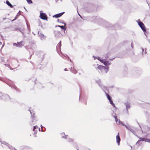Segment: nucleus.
<instances>
[{
  "instance_id": "obj_41",
  "label": "nucleus",
  "mask_w": 150,
  "mask_h": 150,
  "mask_svg": "<svg viewBox=\"0 0 150 150\" xmlns=\"http://www.w3.org/2000/svg\"><path fill=\"white\" fill-rule=\"evenodd\" d=\"M131 46H132V48H133V46H132V43Z\"/></svg>"
},
{
  "instance_id": "obj_21",
  "label": "nucleus",
  "mask_w": 150,
  "mask_h": 150,
  "mask_svg": "<svg viewBox=\"0 0 150 150\" xmlns=\"http://www.w3.org/2000/svg\"><path fill=\"white\" fill-rule=\"evenodd\" d=\"M104 69L103 70V71H104L106 73H107V72L108 71V69H109V67H108L107 68H106L105 67V68H104Z\"/></svg>"
},
{
  "instance_id": "obj_1",
  "label": "nucleus",
  "mask_w": 150,
  "mask_h": 150,
  "mask_svg": "<svg viewBox=\"0 0 150 150\" xmlns=\"http://www.w3.org/2000/svg\"><path fill=\"white\" fill-rule=\"evenodd\" d=\"M23 43L24 41H21L19 42H17V43H14L13 45L14 46H16L19 47H21L24 45Z\"/></svg>"
},
{
  "instance_id": "obj_27",
  "label": "nucleus",
  "mask_w": 150,
  "mask_h": 150,
  "mask_svg": "<svg viewBox=\"0 0 150 150\" xmlns=\"http://www.w3.org/2000/svg\"><path fill=\"white\" fill-rule=\"evenodd\" d=\"M59 27L64 30H66V28L63 26H59Z\"/></svg>"
},
{
  "instance_id": "obj_17",
  "label": "nucleus",
  "mask_w": 150,
  "mask_h": 150,
  "mask_svg": "<svg viewBox=\"0 0 150 150\" xmlns=\"http://www.w3.org/2000/svg\"><path fill=\"white\" fill-rule=\"evenodd\" d=\"M4 98H6V100H8L10 99V98L8 95L6 94L4 95L3 97Z\"/></svg>"
},
{
  "instance_id": "obj_22",
  "label": "nucleus",
  "mask_w": 150,
  "mask_h": 150,
  "mask_svg": "<svg viewBox=\"0 0 150 150\" xmlns=\"http://www.w3.org/2000/svg\"><path fill=\"white\" fill-rule=\"evenodd\" d=\"M96 82L99 85L101 86V82L100 80H98L96 81Z\"/></svg>"
},
{
  "instance_id": "obj_40",
  "label": "nucleus",
  "mask_w": 150,
  "mask_h": 150,
  "mask_svg": "<svg viewBox=\"0 0 150 150\" xmlns=\"http://www.w3.org/2000/svg\"><path fill=\"white\" fill-rule=\"evenodd\" d=\"M140 141H137V143H139V142Z\"/></svg>"
},
{
  "instance_id": "obj_33",
  "label": "nucleus",
  "mask_w": 150,
  "mask_h": 150,
  "mask_svg": "<svg viewBox=\"0 0 150 150\" xmlns=\"http://www.w3.org/2000/svg\"><path fill=\"white\" fill-rule=\"evenodd\" d=\"M123 126H125V127L126 126V125H125V124H124L123 123H122V122H120V123Z\"/></svg>"
},
{
  "instance_id": "obj_24",
  "label": "nucleus",
  "mask_w": 150,
  "mask_h": 150,
  "mask_svg": "<svg viewBox=\"0 0 150 150\" xmlns=\"http://www.w3.org/2000/svg\"><path fill=\"white\" fill-rule=\"evenodd\" d=\"M126 128L129 130L131 129V127L129 125H126L125 126Z\"/></svg>"
},
{
  "instance_id": "obj_46",
  "label": "nucleus",
  "mask_w": 150,
  "mask_h": 150,
  "mask_svg": "<svg viewBox=\"0 0 150 150\" xmlns=\"http://www.w3.org/2000/svg\"><path fill=\"white\" fill-rule=\"evenodd\" d=\"M2 44V42H0V45H1Z\"/></svg>"
},
{
  "instance_id": "obj_50",
  "label": "nucleus",
  "mask_w": 150,
  "mask_h": 150,
  "mask_svg": "<svg viewBox=\"0 0 150 150\" xmlns=\"http://www.w3.org/2000/svg\"><path fill=\"white\" fill-rule=\"evenodd\" d=\"M60 1H62V0H60Z\"/></svg>"
},
{
  "instance_id": "obj_43",
  "label": "nucleus",
  "mask_w": 150,
  "mask_h": 150,
  "mask_svg": "<svg viewBox=\"0 0 150 150\" xmlns=\"http://www.w3.org/2000/svg\"><path fill=\"white\" fill-rule=\"evenodd\" d=\"M57 21H58V22H60L59 21V19H58V20H57Z\"/></svg>"
},
{
  "instance_id": "obj_32",
  "label": "nucleus",
  "mask_w": 150,
  "mask_h": 150,
  "mask_svg": "<svg viewBox=\"0 0 150 150\" xmlns=\"http://www.w3.org/2000/svg\"><path fill=\"white\" fill-rule=\"evenodd\" d=\"M73 140L71 139H69L68 141L69 142H71L73 141Z\"/></svg>"
},
{
  "instance_id": "obj_34",
  "label": "nucleus",
  "mask_w": 150,
  "mask_h": 150,
  "mask_svg": "<svg viewBox=\"0 0 150 150\" xmlns=\"http://www.w3.org/2000/svg\"><path fill=\"white\" fill-rule=\"evenodd\" d=\"M17 17H18V15H17L15 17V18L13 21H14L16 20V19L18 18Z\"/></svg>"
},
{
  "instance_id": "obj_15",
  "label": "nucleus",
  "mask_w": 150,
  "mask_h": 150,
  "mask_svg": "<svg viewBox=\"0 0 150 150\" xmlns=\"http://www.w3.org/2000/svg\"><path fill=\"white\" fill-rule=\"evenodd\" d=\"M114 117L115 118V121L117 124H119L120 123V120H118L117 118V116H114Z\"/></svg>"
},
{
  "instance_id": "obj_29",
  "label": "nucleus",
  "mask_w": 150,
  "mask_h": 150,
  "mask_svg": "<svg viewBox=\"0 0 150 150\" xmlns=\"http://www.w3.org/2000/svg\"><path fill=\"white\" fill-rule=\"evenodd\" d=\"M27 28H28V30H29L30 31V26H29V27L28 26V25L27 24Z\"/></svg>"
},
{
  "instance_id": "obj_6",
  "label": "nucleus",
  "mask_w": 150,
  "mask_h": 150,
  "mask_svg": "<svg viewBox=\"0 0 150 150\" xmlns=\"http://www.w3.org/2000/svg\"><path fill=\"white\" fill-rule=\"evenodd\" d=\"M64 13V12H62L61 13H60L58 14H56L53 16V18L55 17V18H59L61 16H62V15Z\"/></svg>"
},
{
  "instance_id": "obj_36",
  "label": "nucleus",
  "mask_w": 150,
  "mask_h": 150,
  "mask_svg": "<svg viewBox=\"0 0 150 150\" xmlns=\"http://www.w3.org/2000/svg\"><path fill=\"white\" fill-rule=\"evenodd\" d=\"M142 51L143 52L144 51V49H143V48H142Z\"/></svg>"
},
{
  "instance_id": "obj_4",
  "label": "nucleus",
  "mask_w": 150,
  "mask_h": 150,
  "mask_svg": "<svg viewBox=\"0 0 150 150\" xmlns=\"http://www.w3.org/2000/svg\"><path fill=\"white\" fill-rule=\"evenodd\" d=\"M1 143L6 145L8 146L9 148H10L11 150H16L15 148H13L12 146H10L6 142H1Z\"/></svg>"
},
{
  "instance_id": "obj_49",
  "label": "nucleus",
  "mask_w": 150,
  "mask_h": 150,
  "mask_svg": "<svg viewBox=\"0 0 150 150\" xmlns=\"http://www.w3.org/2000/svg\"><path fill=\"white\" fill-rule=\"evenodd\" d=\"M144 53H145V54H146V51H145Z\"/></svg>"
},
{
  "instance_id": "obj_28",
  "label": "nucleus",
  "mask_w": 150,
  "mask_h": 150,
  "mask_svg": "<svg viewBox=\"0 0 150 150\" xmlns=\"http://www.w3.org/2000/svg\"><path fill=\"white\" fill-rule=\"evenodd\" d=\"M9 86L11 87H13L16 90V88L14 85H9Z\"/></svg>"
},
{
  "instance_id": "obj_31",
  "label": "nucleus",
  "mask_w": 150,
  "mask_h": 150,
  "mask_svg": "<svg viewBox=\"0 0 150 150\" xmlns=\"http://www.w3.org/2000/svg\"><path fill=\"white\" fill-rule=\"evenodd\" d=\"M36 127H37V128H38V127L37 126H34V127H33V131H35V129H36Z\"/></svg>"
},
{
  "instance_id": "obj_48",
  "label": "nucleus",
  "mask_w": 150,
  "mask_h": 150,
  "mask_svg": "<svg viewBox=\"0 0 150 150\" xmlns=\"http://www.w3.org/2000/svg\"><path fill=\"white\" fill-rule=\"evenodd\" d=\"M33 121H34L33 120H32V123H33Z\"/></svg>"
},
{
  "instance_id": "obj_20",
  "label": "nucleus",
  "mask_w": 150,
  "mask_h": 150,
  "mask_svg": "<svg viewBox=\"0 0 150 150\" xmlns=\"http://www.w3.org/2000/svg\"><path fill=\"white\" fill-rule=\"evenodd\" d=\"M30 112V113L31 114V116H32V118L33 119V120H34V118L35 117V114L34 113H33L32 114V113L31 111H30V110H29Z\"/></svg>"
},
{
  "instance_id": "obj_45",
  "label": "nucleus",
  "mask_w": 150,
  "mask_h": 150,
  "mask_svg": "<svg viewBox=\"0 0 150 150\" xmlns=\"http://www.w3.org/2000/svg\"><path fill=\"white\" fill-rule=\"evenodd\" d=\"M41 128H42V127H42V125H41Z\"/></svg>"
},
{
  "instance_id": "obj_3",
  "label": "nucleus",
  "mask_w": 150,
  "mask_h": 150,
  "mask_svg": "<svg viewBox=\"0 0 150 150\" xmlns=\"http://www.w3.org/2000/svg\"><path fill=\"white\" fill-rule=\"evenodd\" d=\"M139 25L141 28L142 30L144 32V33L146 31V29L145 28L144 25L142 22L141 21H139L138 23Z\"/></svg>"
},
{
  "instance_id": "obj_16",
  "label": "nucleus",
  "mask_w": 150,
  "mask_h": 150,
  "mask_svg": "<svg viewBox=\"0 0 150 150\" xmlns=\"http://www.w3.org/2000/svg\"><path fill=\"white\" fill-rule=\"evenodd\" d=\"M133 134L137 136V137L139 138L140 137H139L137 136V135L136 134L135 132L131 128V129L129 130Z\"/></svg>"
},
{
  "instance_id": "obj_12",
  "label": "nucleus",
  "mask_w": 150,
  "mask_h": 150,
  "mask_svg": "<svg viewBox=\"0 0 150 150\" xmlns=\"http://www.w3.org/2000/svg\"><path fill=\"white\" fill-rule=\"evenodd\" d=\"M125 105L126 106V108L127 110L128 111V109H129L130 108V103L128 102H127L125 103Z\"/></svg>"
},
{
  "instance_id": "obj_2",
  "label": "nucleus",
  "mask_w": 150,
  "mask_h": 150,
  "mask_svg": "<svg viewBox=\"0 0 150 150\" xmlns=\"http://www.w3.org/2000/svg\"><path fill=\"white\" fill-rule=\"evenodd\" d=\"M40 17L42 19L47 20V17L45 13H42V11H40Z\"/></svg>"
},
{
  "instance_id": "obj_35",
  "label": "nucleus",
  "mask_w": 150,
  "mask_h": 150,
  "mask_svg": "<svg viewBox=\"0 0 150 150\" xmlns=\"http://www.w3.org/2000/svg\"><path fill=\"white\" fill-rule=\"evenodd\" d=\"M116 115L115 113H113L112 114V116L114 117V116H116Z\"/></svg>"
},
{
  "instance_id": "obj_30",
  "label": "nucleus",
  "mask_w": 150,
  "mask_h": 150,
  "mask_svg": "<svg viewBox=\"0 0 150 150\" xmlns=\"http://www.w3.org/2000/svg\"><path fill=\"white\" fill-rule=\"evenodd\" d=\"M94 57L95 58V59L96 58H97V59H98L99 60H100V57Z\"/></svg>"
},
{
  "instance_id": "obj_42",
  "label": "nucleus",
  "mask_w": 150,
  "mask_h": 150,
  "mask_svg": "<svg viewBox=\"0 0 150 150\" xmlns=\"http://www.w3.org/2000/svg\"><path fill=\"white\" fill-rule=\"evenodd\" d=\"M137 122V123H138V124H139V126L140 127H140V125L139 124V123H138Z\"/></svg>"
},
{
  "instance_id": "obj_7",
  "label": "nucleus",
  "mask_w": 150,
  "mask_h": 150,
  "mask_svg": "<svg viewBox=\"0 0 150 150\" xmlns=\"http://www.w3.org/2000/svg\"><path fill=\"white\" fill-rule=\"evenodd\" d=\"M116 142L117 143L118 145H120V138L119 135V133H118V134L117 135L116 137Z\"/></svg>"
},
{
  "instance_id": "obj_23",
  "label": "nucleus",
  "mask_w": 150,
  "mask_h": 150,
  "mask_svg": "<svg viewBox=\"0 0 150 150\" xmlns=\"http://www.w3.org/2000/svg\"><path fill=\"white\" fill-rule=\"evenodd\" d=\"M109 100V102H110V103L111 104H112V105H113V106L114 107H115V105L114 104L113 102L111 100V99Z\"/></svg>"
},
{
  "instance_id": "obj_5",
  "label": "nucleus",
  "mask_w": 150,
  "mask_h": 150,
  "mask_svg": "<svg viewBox=\"0 0 150 150\" xmlns=\"http://www.w3.org/2000/svg\"><path fill=\"white\" fill-rule=\"evenodd\" d=\"M15 30L17 31H19L23 35H24V28L23 27L16 28L15 29Z\"/></svg>"
},
{
  "instance_id": "obj_11",
  "label": "nucleus",
  "mask_w": 150,
  "mask_h": 150,
  "mask_svg": "<svg viewBox=\"0 0 150 150\" xmlns=\"http://www.w3.org/2000/svg\"><path fill=\"white\" fill-rule=\"evenodd\" d=\"M61 46V41H60L58 43L56 47V49L57 50H58L59 49L60 50V48Z\"/></svg>"
},
{
  "instance_id": "obj_18",
  "label": "nucleus",
  "mask_w": 150,
  "mask_h": 150,
  "mask_svg": "<svg viewBox=\"0 0 150 150\" xmlns=\"http://www.w3.org/2000/svg\"><path fill=\"white\" fill-rule=\"evenodd\" d=\"M6 4H7L11 8H12L13 6L10 3V2L8 1H6Z\"/></svg>"
},
{
  "instance_id": "obj_9",
  "label": "nucleus",
  "mask_w": 150,
  "mask_h": 150,
  "mask_svg": "<svg viewBox=\"0 0 150 150\" xmlns=\"http://www.w3.org/2000/svg\"><path fill=\"white\" fill-rule=\"evenodd\" d=\"M98 69H99L101 72L103 71V70L105 68V67L101 65H99L98 66Z\"/></svg>"
},
{
  "instance_id": "obj_47",
  "label": "nucleus",
  "mask_w": 150,
  "mask_h": 150,
  "mask_svg": "<svg viewBox=\"0 0 150 150\" xmlns=\"http://www.w3.org/2000/svg\"><path fill=\"white\" fill-rule=\"evenodd\" d=\"M39 131H40V128H39Z\"/></svg>"
},
{
  "instance_id": "obj_39",
  "label": "nucleus",
  "mask_w": 150,
  "mask_h": 150,
  "mask_svg": "<svg viewBox=\"0 0 150 150\" xmlns=\"http://www.w3.org/2000/svg\"><path fill=\"white\" fill-rule=\"evenodd\" d=\"M62 138H65V139H66V138H66V137H64L63 136V137H62Z\"/></svg>"
},
{
  "instance_id": "obj_19",
  "label": "nucleus",
  "mask_w": 150,
  "mask_h": 150,
  "mask_svg": "<svg viewBox=\"0 0 150 150\" xmlns=\"http://www.w3.org/2000/svg\"><path fill=\"white\" fill-rule=\"evenodd\" d=\"M104 64L105 66H107L110 65V63L109 62L105 60V62H104Z\"/></svg>"
},
{
  "instance_id": "obj_14",
  "label": "nucleus",
  "mask_w": 150,
  "mask_h": 150,
  "mask_svg": "<svg viewBox=\"0 0 150 150\" xmlns=\"http://www.w3.org/2000/svg\"><path fill=\"white\" fill-rule=\"evenodd\" d=\"M71 71L74 74H76L77 71H76L75 69L74 68H72V67H71Z\"/></svg>"
},
{
  "instance_id": "obj_44",
  "label": "nucleus",
  "mask_w": 150,
  "mask_h": 150,
  "mask_svg": "<svg viewBox=\"0 0 150 150\" xmlns=\"http://www.w3.org/2000/svg\"><path fill=\"white\" fill-rule=\"evenodd\" d=\"M63 23L64 24V25H66V24L64 23Z\"/></svg>"
},
{
  "instance_id": "obj_38",
  "label": "nucleus",
  "mask_w": 150,
  "mask_h": 150,
  "mask_svg": "<svg viewBox=\"0 0 150 150\" xmlns=\"http://www.w3.org/2000/svg\"><path fill=\"white\" fill-rule=\"evenodd\" d=\"M64 71H67V69L66 68H65L64 69Z\"/></svg>"
},
{
  "instance_id": "obj_25",
  "label": "nucleus",
  "mask_w": 150,
  "mask_h": 150,
  "mask_svg": "<svg viewBox=\"0 0 150 150\" xmlns=\"http://www.w3.org/2000/svg\"><path fill=\"white\" fill-rule=\"evenodd\" d=\"M105 93H106L108 99L109 100H111V97H110V96H109V95L107 94L106 92H105Z\"/></svg>"
},
{
  "instance_id": "obj_10",
  "label": "nucleus",
  "mask_w": 150,
  "mask_h": 150,
  "mask_svg": "<svg viewBox=\"0 0 150 150\" xmlns=\"http://www.w3.org/2000/svg\"><path fill=\"white\" fill-rule=\"evenodd\" d=\"M38 34H39V35L40 38L41 40L45 39V37L44 35L40 33L39 34V32L38 31Z\"/></svg>"
},
{
  "instance_id": "obj_8",
  "label": "nucleus",
  "mask_w": 150,
  "mask_h": 150,
  "mask_svg": "<svg viewBox=\"0 0 150 150\" xmlns=\"http://www.w3.org/2000/svg\"><path fill=\"white\" fill-rule=\"evenodd\" d=\"M139 139L142 141H144L145 142H148L150 143V139H148L147 138H144L142 137L139 138Z\"/></svg>"
},
{
  "instance_id": "obj_37",
  "label": "nucleus",
  "mask_w": 150,
  "mask_h": 150,
  "mask_svg": "<svg viewBox=\"0 0 150 150\" xmlns=\"http://www.w3.org/2000/svg\"><path fill=\"white\" fill-rule=\"evenodd\" d=\"M61 25H57V26H56V27H59V26H60Z\"/></svg>"
},
{
  "instance_id": "obj_13",
  "label": "nucleus",
  "mask_w": 150,
  "mask_h": 150,
  "mask_svg": "<svg viewBox=\"0 0 150 150\" xmlns=\"http://www.w3.org/2000/svg\"><path fill=\"white\" fill-rule=\"evenodd\" d=\"M105 59H100L99 60L101 62L103 63V64L105 62V60L106 59V58L108 57V55L107 54L105 55Z\"/></svg>"
},
{
  "instance_id": "obj_26",
  "label": "nucleus",
  "mask_w": 150,
  "mask_h": 150,
  "mask_svg": "<svg viewBox=\"0 0 150 150\" xmlns=\"http://www.w3.org/2000/svg\"><path fill=\"white\" fill-rule=\"evenodd\" d=\"M28 2V3L29 4H30L33 3V2L31 0H26Z\"/></svg>"
}]
</instances>
